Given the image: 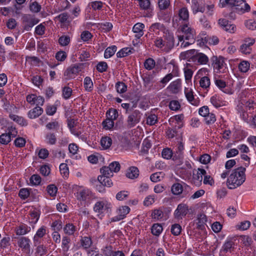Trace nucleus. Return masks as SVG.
Returning a JSON list of instances; mask_svg holds the SVG:
<instances>
[{"label": "nucleus", "mask_w": 256, "mask_h": 256, "mask_svg": "<svg viewBox=\"0 0 256 256\" xmlns=\"http://www.w3.org/2000/svg\"><path fill=\"white\" fill-rule=\"evenodd\" d=\"M26 101L32 105L36 104L38 106H42L44 104V98L40 96H36L35 94H30L26 96Z\"/></svg>", "instance_id": "a211bd4d"}, {"label": "nucleus", "mask_w": 256, "mask_h": 256, "mask_svg": "<svg viewBox=\"0 0 256 256\" xmlns=\"http://www.w3.org/2000/svg\"><path fill=\"white\" fill-rule=\"evenodd\" d=\"M117 48L115 46H109L106 48L104 53V57L108 58L112 57L116 51Z\"/></svg>", "instance_id": "58836bf2"}, {"label": "nucleus", "mask_w": 256, "mask_h": 256, "mask_svg": "<svg viewBox=\"0 0 256 256\" xmlns=\"http://www.w3.org/2000/svg\"><path fill=\"white\" fill-rule=\"evenodd\" d=\"M181 30L182 35L178 36L179 41L182 42L181 47L186 48L194 42L195 30L188 24H183Z\"/></svg>", "instance_id": "7ed1b4c3"}, {"label": "nucleus", "mask_w": 256, "mask_h": 256, "mask_svg": "<svg viewBox=\"0 0 256 256\" xmlns=\"http://www.w3.org/2000/svg\"><path fill=\"white\" fill-rule=\"evenodd\" d=\"M144 25L142 23L138 22L135 24L132 28V32L135 34V40L132 42L134 46H136L140 42L138 40L144 34Z\"/></svg>", "instance_id": "1a4fd4ad"}, {"label": "nucleus", "mask_w": 256, "mask_h": 256, "mask_svg": "<svg viewBox=\"0 0 256 256\" xmlns=\"http://www.w3.org/2000/svg\"><path fill=\"white\" fill-rule=\"evenodd\" d=\"M36 152L38 153V157L42 159L46 158L49 154L48 150L46 148L36 149Z\"/></svg>", "instance_id": "69168bd1"}, {"label": "nucleus", "mask_w": 256, "mask_h": 256, "mask_svg": "<svg viewBox=\"0 0 256 256\" xmlns=\"http://www.w3.org/2000/svg\"><path fill=\"white\" fill-rule=\"evenodd\" d=\"M129 195V192L127 190H122L116 194V198L117 200L120 201L124 200L128 198Z\"/></svg>", "instance_id": "c03bdc74"}, {"label": "nucleus", "mask_w": 256, "mask_h": 256, "mask_svg": "<svg viewBox=\"0 0 256 256\" xmlns=\"http://www.w3.org/2000/svg\"><path fill=\"white\" fill-rule=\"evenodd\" d=\"M116 88L118 93L123 94L126 92L127 86L124 83L119 82L116 84Z\"/></svg>", "instance_id": "052dcab7"}, {"label": "nucleus", "mask_w": 256, "mask_h": 256, "mask_svg": "<svg viewBox=\"0 0 256 256\" xmlns=\"http://www.w3.org/2000/svg\"><path fill=\"white\" fill-rule=\"evenodd\" d=\"M246 168L240 166L232 171L226 181L228 188L234 189L243 184L246 178Z\"/></svg>", "instance_id": "f257e3e1"}, {"label": "nucleus", "mask_w": 256, "mask_h": 256, "mask_svg": "<svg viewBox=\"0 0 256 256\" xmlns=\"http://www.w3.org/2000/svg\"><path fill=\"white\" fill-rule=\"evenodd\" d=\"M209 61L208 56L204 53L200 52L196 50V54L193 62L200 64V65H206Z\"/></svg>", "instance_id": "412c9836"}, {"label": "nucleus", "mask_w": 256, "mask_h": 256, "mask_svg": "<svg viewBox=\"0 0 256 256\" xmlns=\"http://www.w3.org/2000/svg\"><path fill=\"white\" fill-rule=\"evenodd\" d=\"M46 228L44 226H42L38 228L33 238L34 243L38 242L40 239L43 238L46 235Z\"/></svg>", "instance_id": "a878e982"}, {"label": "nucleus", "mask_w": 256, "mask_h": 256, "mask_svg": "<svg viewBox=\"0 0 256 256\" xmlns=\"http://www.w3.org/2000/svg\"><path fill=\"white\" fill-rule=\"evenodd\" d=\"M196 220L198 221V226L200 228L204 226L206 222V216L203 214H199Z\"/></svg>", "instance_id": "bf43d9fd"}, {"label": "nucleus", "mask_w": 256, "mask_h": 256, "mask_svg": "<svg viewBox=\"0 0 256 256\" xmlns=\"http://www.w3.org/2000/svg\"><path fill=\"white\" fill-rule=\"evenodd\" d=\"M196 52V50H190L182 52L180 54V60H186L188 62H193Z\"/></svg>", "instance_id": "b1692460"}, {"label": "nucleus", "mask_w": 256, "mask_h": 256, "mask_svg": "<svg viewBox=\"0 0 256 256\" xmlns=\"http://www.w3.org/2000/svg\"><path fill=\"white\" fill-rule=\"evenodd\" d=\"M84 86L87 92H92L94 88V84L90 76H86L84 80Z\"/></svg>", "instance_id": "c9c22d12"}, {"label": "nucleus", "mask_w": 256, "mask_h": 256, "mask_svg": "<svg viewBox=\"0 0 256 256\" xmlns=\"http://www.w3.org/2000/svg\"><path fill=\"white\" fill-rule=\"evenodd\" d=\"M70 41V38L68 36H62L58 39V42L62 46L68 45Z\"/></svg>", "instance_id": "0e129e2a"}, {"label": "nucleus", "mask_w": 256, "mask_h": 256, "mask_svg": "<svg viewBox=\"0 0 256 256\" xmlns=\"http://www.w3.org/2000/svg\"><path fill=\"white\" fill-rule=\"evenodd\" d=\"M139 176L138 169L136 166L130 167L126 171V176L130 179H134Z\"/></svg>", "instance_id": "cd10ccee"}, {"label": "nucleus", "mask_w": 256, "mask_h": 256, "mask_svg": "<svg viewBox=\"0 0 256 256\" xmlns=\"http://www.w3.org/2000/svg\"><path fill=\"white\" fill-rule=\"evenodd\" d=\"M210 102L216 108H219L224 104V102L222 100L221 98L216 94L211 97Z\"/></svg>", "instance_id": "72a5a7b5"}, {"label": "nucleus", "mask_w": 256, "mask_h": 256, "mask_svg": "<svg viewBox=\"0 0 256 256\" xmlns=\"http://www.w3.org/2000/svg\"><path fill=\"white\" fill-rule=\"evenodd\" d=\"M255 40L254 38H246L244 40V43L241 45L240 51L244 54H250L251 52L250 46L254 44Z\"/></svg>", "instance_id": "aec40b11"}, {"label": "nucleus", "mask_w": 256, "mask_h": 256, "mask_svg": "<svg viewBox=\"0 0 256 256\" xmlns=\"http://www.w3.org/2000/svg\"><path fill=\"white\" fill-rule=\"evenodd\" d=\"M113 26L112 23L106 22L99 24V28L104 32H108L112 30Z\"/></svg>", "instance_id": "4d7b16f0"}, {"label": "nucleus", "mask_w": 256, "mask_h": 256, "mask_svg": "<svg viewBox=\"0 0 256 256\" xmlns=\"http://www.w3.org/2000/svg\"><path fill=\"white\" fill-rule=\"evenodd\" d=\"M162 231L163 227L160 224H154L151 227V232L154 236H158Z\"/></svg>", "instance_id": "473e14b6"}, {"label": "nucleus", "mask_w": 256, "mask_h": 256, "mask_svg": "<svg viewBox=\"0 0 256 256\" xmlns=\"http://www.w3.org/2000/svg\"><path fill=\"white\" fill-rule=\"evenodd\" d=\"M188 210V206L186 204H179L174 213V218L178 220H182L186 215Z\"/></svg>", "instance_id": "ddd939ff"}, {"label": "nucleus", "mask_w": 256, "mask_h": 256, "mask_svg": "<svg viewBox=\"0 0 256 256\" xmlns=\"http://www.w3.org/2000/svg\"><path fill=\"white\" fill-rule=\"evenodd\" d=\"M45 138L46 142L51 145L55 144L56 141V135L50 132L46 135Z\"/></svg>", "instance_id": "de8ad7c7"}, {"label": "nucleus", "mask_w": 256, "mask_h": 256, "mask_svg": "<svg viewBox=\"0 0 256 256\" xmlns=\"http://www.w3.org/2000/svg\"><path fill=\"white\" fill-rule=\"evenodd\" d=\"M142 113L138 110H135L129 114L127 119L128 125L130 128H132L140 120Z\"/></svg>", "instance_id": "9b49d317"}, {"label": "nucleus", "mask_w": 256, "mask_h": 256, "mask_svg": "<svg viewBox=\"0 0 256 256\" xmlns=\"http://www.w3.org/2000/svg\"><path fill=\"white\" fill-rule=\"evenodd\" d=\"M149 31L158 35L160 34V32H162L164 34H165L166 32H170L166 29L164 26L160 22L152 24L149 28Z\"/></svg>", "instance_id": "2eb2a0df"}, {"label": "nucleus", "mask_w": 256, "mask_h": 256, "mask_svg": "<svg viewBox=\"0 0 256 256\" xmlns=\"http://www.w3.org/2000/svg\"><path fill=\"white\" fill-rule=\"evenodd\" d=\"M244 24L246 27L252 30H256V21L254 20H246Z\"/></svg>", "instance_id": "774afa93"}, {"label": "nucleus", "mask_w": 256, "mask_h": 256, "mask_svg": "<svg viewBox=\"0 0 256 256\" xmlns=\"http://www.w3.org/2000/svg\"><path fill=\"white\" fill-rule=\"evenodd\" d=\"M64 231L65 234L71 236L74 235L78 231V228L72 224L68 223L64 227Z\"/></svg>", "instance_id": "c85d7f7f"}, {"label": "nucleus", "mask_w": 256, "mask_h": 256, "mask_svg": "<svg viewBox=\"0 0 256 256\" xmlns=\"http://www.w3.org/2000/svg\"><path fill=\"white\" fill-rule=\"evenodd\" d=\"M41 181V178L38 174H33L30 179V184L32 186H38L40 184Z\"/></svg>", "instance_id": "49530a36"}, {"label": "nucleus", "mask_w": 256, "mask_h": 256, "mask_svg": "<svg viewBox=\"0 0 256 256\" xmlns=\"http://www.w3.org/2000/svg\"><path fill=\"white\" fill-rule=\"evenodd\" d=\"M18 244L23 252L30 254L31 249V242L30 238L26 237H20L18 240Z\"/></svg>", "instance_id": "6e6552de"}, {"label": "nucleus", "mask_w": 256, "mask_h": 256, "mask_svg": "<svg viewBox=\"0 0 256 256\" xmlns=\"http://www.w3.org/2000/svg\"><path fill=\"white\" fill-rule=\"evenodd\" d=\"M46 190L50 196L55 197L58 192V188L54 184H52L47 186Z\"/></svg>", "instance_id": "603ef678"}, {"label": "nucleus", "mask_w": 256, "mask_h": 256, "mask_svg": "<svg viewBox=\"0 0 256 256\" xmlns=\"http://www.w3.org/2000/svg\"><path fill=\"white\" fill-rule=\"evenodd\" d=\"M41 8V6L36 2H34L30 3V10L32 12H40Z\"/></svg>", "instance_id": "680f3d73"}, {"label": "nucleus", "mask_w": 256, "mask_h": 256, "mask_svg": "<svg viewBox=\"0 0 256 256\" xmlns=\"http://www.w3.org/2000/svg\"><path fill=\"white\" fill-rule=\"evenodd\" d=\"M198 84L200 89L207 94L210 89L211 84L210 77L206 76L199 78Z\"/></svg>", "instance_id": "4be33fe9"}, {"label": "nucleus", "mask_w": 256, "mask_h": 256, "mask_svg": "<svg viewBox=\"0 0 256 256\" xmlns=\"http://www.w3.org/2000/svg\"><path fill=\"white\" fill-rule=\"evenodd\" d=\"M250 64L248 61L244 60L238 64V69L242 72H246L250 69Z\"/></svg>", "instance_id": "6e6d98bb"}, {"label": "nucleus", "mask_w": 256, "mask_h": 256, "mask_svg": "<svg viewBox=\"0 0 256 256\" xmlns=\"http://www.w3.org/2000/svg\"><path fill=\"white\" fill-rule=\"evenodd\" d=\"M112 144L111 138L108 136H103L100 140V145L103 149L109 148Z\"/></svg>", "instance_id": "4c0bfd02"}, {"label": "nucleus", "mask_w": 256, "mask_h": 256, "mask_svg": "<svg viewBox=\"0 0 256 256\" xmlns=\"http://www.w3.org/2000/svg\"><path fill=\"white\" fill-rule=\"evenodd\" d=\"M156 198V196L154 195H149L147 196L143 202L144 205L146 206L152 205L154 202Z\"/></svg>", "instance_id": "e2e57ef3"}, {"label": "nucleus", "mask_w": 256, "mask_h": 256, "mask_svg": "<svg viewBox=\"0 0 256 256\" xmlns=\"http://www.w3.org/2000/svg\"><path fill=\"white\" fill-rule=\"evenodd\" d=\"M80 241L82 246L85 249L90 248L92 244V241L90 237L84 236L82 238Z\"/></svg>", "instance_id": "5fc2aeb1"}, {"label": "nucleus", "mask_w": 256, "mask_h": 256, "mask_svg": "<svg viewBox=\"0 0 256 256\" xmlns=\"http://www.w3.org/2000/svg\"><path fill=\"white\" fill-rule=\"evenodd\" d=\"M58 18L62 24L63 26L68 24L70 22L68 16L66 13L61 14L58 16Z\"/></svg>", "instance_id": "09e8293b"}, {"label": "nucleus", "mask_w": 256, "mask_h": 256, "mask_svg": "<svg viewBox=\"0 0 256 256\" xmlns=\"http://www.w3.org/2000/svg\"><path fill=\"white\" fill-rule=\"evenodd\" d=\"M110 177L104 175L100 176L98 177V180H96V182H99L102 186L110 187L112 185V182Z\"/></svg>", "instance_id": "bb28decb"}, {"label": "nucleus", "mask_w": 256, "mask_h": 256, "mask_svg": "<svg viewBox=\"0 0 256 256\" xmlns=\"http://www.w3.org/2000/svg\"><path fill=\"white\" fill-rule=\"evenodd\" d=\"M132 53V49L130 48H124L121 49L116 53L118 58H124Z\"/></svg>", "instance_id": "a18cd8bd"}, {"label": "nucleus", "mask_w": 256, "mask_h": 256, "mask_svg": "<svg viewBox=\"0 0 256 256\" xmlns=\"http://www.w3.org/2000/svg\"><path fill=\"white\" fill-rule=\"evenodd\" d=\"M172 192L175 195H179L183 191L182 186L179 183L174 184L172 186Z\"/></svg>", "instance_id": "a19ab883"}, {"label": "nucleus", "mask_w": 256, "mask_h": 256, "mask_svg": "<svg viewBox=\"0 0 256 256\" xmlns=\"http://www.w3.org/2000/svg\"><path fill=\"white\" fill-rule=\"evenodd\" d=\"M206 173V171L204 169L200 168L196 170L193 171L191 182L196 186H199L202 184V176Z\"/></svg>", "instance_id": "9d476101"}, {"label": "nucleus", "mask_w": 256, "mask_h": 256, "mask_svg": "<svg viewBox=\"0 0 256 256\" xmlns=\"http://www.w3.org/2000/svg\"><path fill=\"white\" fill-rule=\"evenodd\" d=\"M171 232L174 236H178L182 231V226L180 224H174L171 226Z\"/></svg>", "instance_id": "13d9d810"}, {"label": "nucleus", "mask_w": 256, "mask_h": 256, "mask_svg": "<svg viewBox=\"0 0 256 256\" xmlns=\"http://www.w3.org/2000/svg\"><path fill=\"white\" fill-rule=\"evenodd\" d=\"M236 12L239 14H243L250 11V6L244 0H240L235 4Z\"/></svg>", "instance_id": "dca6fc26"}, {"label": "nucleus", "mask_w": 256, "mask_h": 256, "mask_svg": "<svg viewBox=\"0 0 256 256\" xmlns=\"http://www.w3.org/2000/svg\"><path fill=\"white\" fill-rule=\"evenodd\" d=\"M42 112V108L38 106L29 111L28 116L30 118H35L41 115Z\"/></svg>", "instance_id": "7c9ffc66"}, {"label": "nucleus", "mask_w": 256, "mask_h": 256, "mask_svg": "<svg viewBox=\"0 0 256 256\" xmlns=\"http://www.w3.org/2000/svg\"><path fill=\"white\" fill-rule=\"evenodd\" d=\"M210 70L206 68H202L199 69L196 72L195 78H197L198 79L204 78L206 76H210Z\"/></svg>", "instance_id": "e433bc0d"}, {"label": "nucleus", "mask_w": 256, "mask_h": 256, "mask_svg": "<svg viewBox=\"0 0 256 256\" xmlns=\"http://www.w3.org/2000/svg\"><path fill=\"white\" fill-rule=\"evenodd\" d=\"M112 208V204L106 198H102L97 201L94 206V210L98 214L110 212Z\"/></svg>", "instance_id": "39448f33"}, {"label": "nucleus", "mask_w": 256, "mask_h": 256, "mask_svg": "<svg viewBox=\"0 0 256 256\" xmlns=\"http://www.w3.org/2000/svg\"><path fill=\"white\" fill-rule=\"evenodd\" d=\"M212 65L214 70L217 72H225L227 70L226 64L225 63L224 59L222 56H213L211 58Z\"/></svg>", "instance_id": "0eeeda50"}, {"label": "nucleus", "mask_w": 256, "mask_h": 256, "mask_svg": "<svg viewBox=\"0 0 256 256\" xmlns=\"http://www.w3.org/2000/svg\"><path fill=\"white\" fill-rule=\"evenodd\" d=\"M189 12L186 7H182L178 12V16H174L172 18L174 26L177 27L182 24L184 22L186 23L188 20Z\"/></svg>", "instance_id": "20e7f679"}, {"label": "nucleus", "mask_w": 256, "mask_h": 256, "mask_svg": "<svg viewBox=\"0 0 256 256\" xmlns=\"http://www.w3.org/2000/svg\"><path fill=\"white\" fill-rule=\"evenodd\" d=\"M10 118L11 120L16 122L20 125L24 126L26 124V120L22 116L14 114H10Z\"/></svg>", "instance_id": "37998d69"}, {"label": "nucleus", "mask_w": 256, "mask_h": 256, "mask_svg": "<svg viewBox=\"0 0 256 256\" xmlns=\"http://www.w3.org/2000/svg\"><path fill=\"white\" fill-rule=\"evenodd\" d=\"M254 108V102L252 100L248 101L242 100V102L238 106V110L240 112L244 113L247 112L248 110L250 113L251 112V110H253Z\"/></svg>", "instance_id": "6ab92c4d"}, {"label": "nucleus", "mask_w": 256, "mask_h": 256, "mask_svg": "<svg viewBox=\"0 0 256 256\" xmlns=\"http://www.w3.org/2000/svg\"><path fill=\"white\" fill-rule=\"evenodd\" d=\"M198 42L201 40L200 44L202 43V44L208 42L210 44L216 45L219 42V40L217 36H212L210 37H208L206 36V34L204 32L200 34L198 36Z\"/></svg>", "instance_id": "4468645a"}, {"label": "nucleus", "mask_w": 256, "mask_h": 256, "mask_svg": "<svg viewBox=\"0 0 256 256\" xmlns=\"http://www.w3.org/2000/svg\"><path fill=\"white\" fill-rule=\"evenodd\" d=\"M182 88V80L178 78L170 83L167 87L168 92L172 94H178Z\"/></svg>", "instance_id": "f3484780"}, {"label": "nucleus", "mask_w": 256, "mask_h": 256, "mask_svg": "<svg viewBox=\"0 0 256 256\" xmlns=\"http://www.w3.org/2000/svg\"><path fill=\"white\" fill-rule=\"evenodd\" d=\"M22 19L24 22L27 24L30 28H32L39 22L38 19L29 14H24L22 16Z\"/></svg>", "instance_id": "393cba45"}, {"label": "nucleus", "mask_w": 256, "mask_h": 256, "mask_svg": "<svg viewBox=\"0 0 256 256\" xmlns=\"http://www.w3.org/2000/svg\"><path fill=\"white\" fill-rule=\"evenodd\" d=\"M103 128L106 130H112L114 126V121L106 118L102 122Z\"/></svg>", "instance_id": "864d4df0"}, {"label": "nucleus", "mask_w": 256, "mask_h": 256, "mask_svg": "<svg viewBox=\"0 0 256 256\" xmlns=\"http://www.w3.org/2000/svg\"><path fill=\"white\" fill-rule=\"evenodd\" d=\"M40 213L37 210L31 211L28 216L29 222L32 224H35L40 218Z\"/></svg>", "instance_id": "2f4dec72"}, {"label": "nucleus", "mask_w": 256, "mask_h": 256, "mask_svg": "<svg viewBox=\"0 0 256 256\" xmlns=\"http://www.w3.org/2000/svg\"><path fill=\"white\" fill-rule=\"evenodd\" d=\"M84 68V64L83 63L71 64L64 72V76L67 80L74 78Z\"/></svg>", "instance_id": "423d86ee"}, {"label": "nucleus", "mask_w": 256, "mask_h": 256, "mask_svg": "<svg viewBox=\"0 0 256 256\" xmlns=\"http://www.w3.org/2000/svg\"><path fill=\"white\" fill-rule=\"evenodd\" d=\"M130 209L128 206H120L116 210L117 215L112 218L111 220L112 222H118L123 220L130 212Z\"/></svg>", "instance_id": "f8f14e48"}, {"label": "nucleus", "mask_w": 256, "mask_h": 256, "mask_svg": "<svg viewBox=\"0 0 256 256\" xmlns=\"http://www.w3.org/2000/svg\"><path fill=\"white\" fill-rule=\"evenodd\" d=\"M12 138L6 132L0 136V143L3 144H7L11 140Z\"/></svg>", "instance_id": "338daca9"}, {"label": "nucleus", "mask_w": 256, "mask_h": 256, "mask_svg": "<svg viewBox=\"0 0 256 256\" xmlns=\"http://www.w3.org/2000/svg\"><path fill=\"white\" fill-rule=\"evenodd\" d=\"M70 239L67 236H64L62 239V250L67 252L70 247Z\"/></svg>", "instance_id": "3c124183"}, {"label": "nucleus", "mask_w": 256, "mask_h": 256, "mask_svg": "<svg viewBox=\"0 0 256 256\" xmlns=\"http://www.w3.org/2000/svg\"><path fill=\"white\" fill-rule=\"evenodd\" d=\"M184 92L187 100L190 104L194 106H198V102L194 98V92L192 88H185Z\"/></svg>", "instance_id": "5701e85b"}, {"label": "nucleus", "mask_w": 256, "mask_h": 256, "mask_svg": "<svg viewBox=\"0 0 256 256\" xmlns=\"http://www.w3.org/2000/svg\"><path fill=\"white\" fill-rule=\"evenodd\" d=\"M60 171L63 178H68L69 175V170L67 164L62 163L59 166Z\"/></svg>", "instance_id": "79ce46f5"}, {"label": "nucleus", "mask_w": 256, "mask_h": 256, "mask_svg": "<svg viewBox=\"0 0 256 256\" xmlns=\"http://www.w3.org/2000/svg\"><path fill=\"white\" fill-rule=\"evenodd\" d=\"M184 78L186 83L188 84L191 82V79L193 74L192 70L189 68H184Z\"/></svg>", "instance_id": "8fccbe9b"}, {"label": "nucleus", "mask_w": 256, "mask_h": 256, "mask_svg": "<svg viewBox=\"0 0 256 256\" xmlns=\"http://www.w3.org/2000/svg\"><path fill=\"white\" fill-rule=\"evenodd\" d=\"M154 45L162 52H169L174 45L173 34L166 32L163 37H157L154 40Z\"/></svg>", "instance_id": "f03ea898"}, {"label": "nucleus", "mask_w": 256, "mask_h": 256, "mask_svg": "<svg viewBox=\"0 0 256 256\" xmlns=\"http://www.w3.org/2000/svg\"><path fill=\"white\" fill-rule=\"evenodd\" d=\"M234 245V242L232 239L231 238H227L222 248V250L226 252H230L233 248Z\"/></svg>", "instance_id": "f704fd0d"}, {"label": "nucleus", "mask_w": 256, "mask_h": 256, "mask_svg": "<svg viewBox=\"0 0 256 256\" xmlns=\"http://www.w3.org/2000/svg\"><path fill=\"white\" fill-rule=\"evenodd\" d=\"M30 230V228L25 224H21L16 229V235L22 236L26 234Z\"/></svg>", "instance_id": "c756f323"}, {"label": "nucleus", "mask_w": 256, "mask_h": 256, "mask_svg": "<svg viewBox=\"0 0 256 256\" xmlns=\"http://www.w3.org/2000/svg\"><path fill=\"white\" fill-rule=\"evenodd\" d=\"M106 116L108 118L114 121L118 118V110L116 109L110 108L106 112Z\"/></svg>", "instance_id": "ea45409f"}]
</instances>
